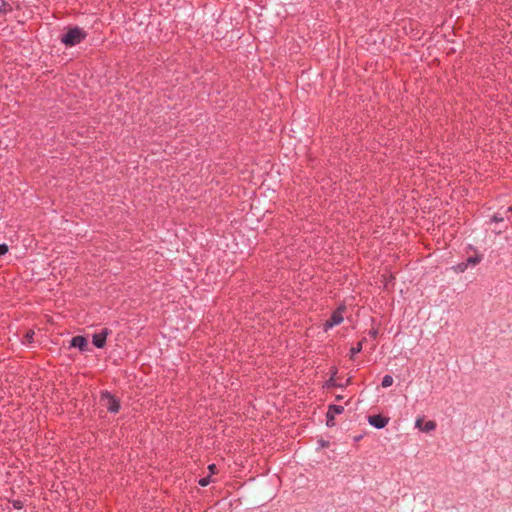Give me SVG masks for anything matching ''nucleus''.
I'll use <instances>...</instances> for the list:
<instances>
[{
  "mask_svg": "<svg viewBox=\"0 0 512 512\" xmlns=\"http://www.w3.org/2000/svg\"><path fill=\"white\" fill-rule=\"evenodd\" d=\"M87 37V33L80 27H73L69 29L61 37V42L66 46H74L79 44Z\"/></svg>",
  "mask_w": 512,
  "mask_h": 512,
  "instance_id": "nucleus-1",
  "label": "nucleus"
},
{
  "mask_svg": "<svg viewBox=\"0 0 512 512\" xmlns=\"http://www.w3.org/2000/svg\"><path fill=\"white\" fill-rule=\"evenodd\" d=\"M346 311L345 305H340L337 309L333 311L330 318L325 321L323 324V329L325 331H328L329 329L333 328L334 326L340 325L344 320V314Z\"/></svg>",
  "mask_w": 512,
  "mask_h": 512,
  "instance_id": "nucleus-2",
  "label": "nucleus"
},
{
  "mask_svg": "<svg viewBox=\"0 0 512 512\" xmlns=\"http://www.w3.org/2000/svg\"><path fill=\"white\" fill-rule=\"evenodd\" d=\"M101 399L106 400V408L109 412L117 413L120 410V402L108 391L102 392Z\"/></svg>",
  "mask_w": 512,
  "mask_h": 512,
  "instance_id": "nucleus-3",
  "label": "nucleus"
},
{
  "mask_svg": "<svg viewBox=\"0 0 512 512\" xmlns=\"http://www.w3.org/2000/svg\"><path fill=\"white\" fill-rule=\"evenodd\" d=\"M344 407L341 405H330L326 413V425L332 427L335 425L334 418L338 414H342Z\"/></svg>",
  "mask_w": 512,
  "mask_h": 512,
  "instance_id": "nucleus-4",
  "label": "nucleus"
},
{
  "mask_svg": "<svg viewBox=\"0 0 512 512\" xmlns=\"http://www.w3.org/2000/svg\"><path fill=\"white\" fill-rule=\"evenodd\" d=\"M368 422L375 428L381 429L388 424L389 418L383 417L381 415H372L368 417Z\"/></svg>",
  "mask_w": 512,
  "mask_h": 512,
  "instance_id": "nucleus-5",
  "label": "nucleus"
},
{
  "mask_svg": "<svg viewBox=\"0 0 512 512\" xmlns=\"http://www.w3.org/2000/svg\"><path fill=\"white\" fill-rule=\"evenodd\" d=\"M109 334L108 329L102 330V332L93 335L92 342L97 348H103L106 344V339Z\"/></svg>",
  "mask_w": 512,
  "mask_h": 512,
  "instance_id": "nucleus-6",
  "label": "nucleus"
},
{
  "mask_svg": "<svg viewBox=\"0 0 512 512\" xmlns=\"http://www.w3.org/2000/svg\"><path fill=\"white\" fill-rule=\"evenodd\" d=\"M70 346L85 351L88 347V341L84 336L78 335L72 338Z\"/></svg>",
  "mask_w": 512,
  "mask_h": 512,
  "instance_id": "nucleus-7",
  "label": "nucleus"
},
{
  "mask_svg": "<svg viewBox=\"0 0 512 512\" xmlns=\"http://www.w3.org/2000/svg\"><path fill=\"white\" fill-rule=\"evenodd\" d=\"M415 426H416L419 430H421V431H423V432H430V431L435 430V428H436V423H435L434 421H431V420H429V421H427V422H425V423H424V420H423L422 418H418V419L416 420Z\"/></svg>",
  "mask_w": 512,
  "mask_h": 512,
  "instance_id": "nucleus-8",
  "label": "nucleus"
},
{
  "mask_svg": "<svg viewBox=\"0 0 512 512\" xmlns=\"http://www.w3.org/2000/svg\"><path fill=\"white\" fill-rule=\"evenodd\" d=\"M35 332L32 329H29L26 331L25 335L23 336L22 343L23 344H31L34 339Z\"/></svg>",
  "mask_w": 512,
  "mask_h": 512,
  "instance_id": "nucleus-9",
  "label": "nucleus"
},
{
  "mask_svg": "<svg viewBox=\"0 0 512 512\" xmlns=\"http://www.w3.org/2000/svg\"><path fill=\"white\" fill-rule=\"evenodd\" d=\"M393 378L390 375H385L382 379V387L387 388L390 387L393 384Z\"/></svg>",
  "mask_w": 512,
  "mask_h": 512,
  "instance_id": "nucleus-10",
  "label": "nucleus"
},
{
  "mask_svg": "<svg viewBox=\"0 0 512 512\" xmlns=\"http://www.w3.org/2000/svg\"><path fill=\"white\" fill-rule=\"evenodd\" d=\"M12 11V7L9 3L2 1L0 5V13L6 14Z\"/></svg>",
  "mask_w": 512,
  "mask_h": 512,
  "instance_id": "nucleus-11",
  "label": "nucleus"
},
{
  "mask_svg": "<svg viewBox=\"0 0 512 512\" xmlns=\"http://www.w3.org/2000/svg\"><path fill=\"white\" fill-rule=\"evenodd\" d=\"M212 482L211 480V477L210 475L206 476V477H203L201 478L199 481H198V484L202 487H206L208 486L210 483Z\"/></svg>",
  "mask_w": 512,
  "mask_h": 512,
  "instance_id": "nucleus-12",
  "label": "nucleus"
},
{
  "mask_svg": "<svg viewBox=\"0 0 512 512\" xmlns=\"http://www.w3.org/2000/svg\"><path fill=\"white\" fill-rule=\"evenodd\" d=\"M361 350H362V342H358L357 345L355 347H352L350 350L351 357H353L355 354L360 353Z\"/></svg>",
  "mask_w": 512,
  "mask_h": 512,
  "instance_id": "nucleus-13",
  "label": "nucleus"
},
{
  "mask_svg": "<svg viewBox=\"0 0 512 512\" xmlns=\"http://www.w3.org/2000/svg\"><path fill=\"white\" fill-rule=\"evenodd\" d=\"M468 267V263L466 262H463V263H460L458 264L456 267H455V270L457 272H464Z\"/></svg>",
  "mask_w": 512,
  "mask_h": 512,
  "instance_id": "nucleus-14",
  "label": "nucleus"
},
{
  "mask_svg": "<svg viewBox=\"0 0 512 512\" xmlns=\"http://www.w3.org/2000/svg\"><path fill=\"white\" fill-rule=\"evenodd\" d=\"M480 260H481L480 257H469L467 259L466 263H468V265H470V264L476 265V264H478L480 262Z\"/></svg>",
  "mask_w": 512,
  "mask_h": 512,
  "instance_id": "nucleus-15",
  "label": "nucleus"
},
{
  "mask_svg": "<svg viewBox=\"0 0 512 512\" xmlns=\"http://www.w3.org/2000/svg\"><path fill=\"white\" fill-rule=\"evenodd\" d=\"M208 470H209V475H210V476H211V475H213V474H216V473H217V471H218V470H217V467H216V465H215V464H210V465L208 466Z\"/></svg>",
  "mask_w": 512,
  "mask_h": 512,
  "instance_id": "nucleus-16",
  "label": "nucleus"
},
{
  "mask_svg": "<svg viewBox=\"0 0 512 512\" xmlns=\"http://www.w3.org/2000/svg\"><path fill=\"white\" fill-rule=\"evenodd\" d=\"M8 252V246L6 244H0V256L5 255Z\"/></svg>",
  "mask_w": 512,
  "mask_h": 512,
  "instance_id": "nucleus-17",
  "label": "nucleus"
},
{
  "mask_svg": "<svg viewBox=\"0 0 512 512\" xmlns=\"http://www.w3.org/2000/svg\"><path fill=\"white\" fill-rule=\"evenodd\" d=\"M13 507H14L15 509H22V508H23V503H22V501H20V500H14V501H13Z\"/></svg>",
  "mask_w": 512,
  "mask_h": 512,
  "instance_id": "nucleus-18",
  "label": "nucleus"
},
{
  "mask_svg": "<svg viewBox=\"0 0 512 512\" xmlns=\"http://www.w3.org/2000/svg\"><path fill=\"white\" fill-rule=\"evenodd\" d=\"M508 211L512 212V206H510V207L508 208Z\"/></svg>",
  "mask_w": 512,
  "mask_h": 512,
  "instance_id": "nucleus-19",
  "label": "nucleus"
}]
</instances>
